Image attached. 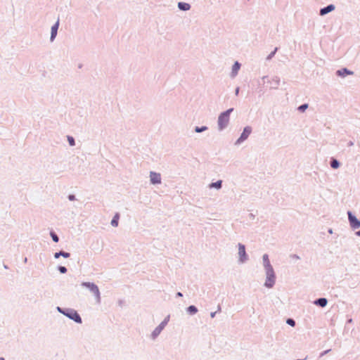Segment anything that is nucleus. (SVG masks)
<instances>
[{
    "label": "nucleus",
    "mask_w": 360,
    "mask_h": 360,
    "mask_svg": "<svg viewBox=\"0 0 360 360\" xmlns=\"http://www.w3.org/2000/svg\"><path fill=\"white\" fill-rule=\"evenodd\" d=\"M355 234H356L357 236H359V237H360V230H359V231H356V232L355 233Z\"/></svg>",
    "instance_id": "29"
},
{
    "label": "nucleus",
    "mask_w": 360,
    "mask_h": 360,
    "mask_svg": "<svg viewBox=\"0 0 360 360\" xmlns=\"http://www.w3.org/2000/svg\"><path fill=\"white\" fill-rule=\"evenodd\" d=\"M286 322L291 326H294L295 325V321L291 319H288Z\"/></svg>",
    "instance_id": "23"
},
{
    "label": "nucleus",
    "mask_w": 360,
    "mask_h": 360,
    "mask_svg": "<svg viewBox=\"0 0 360 360\" xmlns=\"http://www.w3.org/2000/svg\"><path fill=\"white\" fill-rule=\"evenodd\" d=\"M178 6L182 11H188L191 8V6L188 4L184 2H179Z\"/></svg>",
    "instance_id": "13"
},
{
    "label": "nucleus",
    "mask_w": 360,
    "mask_h": 360,
    "mask_svg": "<svg viewBox=\"0 0 360 360\" xmlns=\"http://www.w3.org/2000/svg\"><path fill=\"white\" fill-rule=\"evenodd\" d=\"M206 129H207V128H206L205 127H202V128H200V129L199 127H196V128H195V131H196V132H201V131H202L205 130Z\"/></svg>",
    "instance_id": "26"
},
{
    "label": "nucleus",
    "mask_w": 360,
    "mask_h": 360,
    "mask_svg": "<svg viewBox=\"0 0 360 360\" xmlns=\"http://www.w3.org/2000/svg\"><path fill=\"white\" fill-rule=\"evenodd\" d=\"M353 74H354V72L352 71L348 70L347 68H342V69L338 70L336 72V75L338 77H340L342 78L347 77V75H352Z\"/></svg>",
    "instance_id": "7"
},
{
    "label": "nucleus",
    "mask_w": 360,
    "mask_h": 360,
    "mask_svg": "<svg viewBox=\"0 0 360 360\" xmlns=\"http://www.w3.org/2000/svg\"><path fill=\"white\" fill-rule=\"evenodd\" d=\"M238 92H239V89L238 88L236 91V94L238 95Z\"/></svg>",
    "instance_id": "34"
},
{
    "label": "nucleus",
    "mask_w": 360,
    "mask_h": 360,
    "mask_svg": "<svg viewBox=\"0 0 360 360\" xmlns=\"http://www.w3.org/2000/svg\"><path fill=\"white\" fill-rule=\"evenodd\" d=\"M263 259H264V265H265V268L266 269V265L268 264V262H269V258H268V255H264L263 256Z\"/></svg>",
    "instance_id": "21"
},
{
    "label": "nucleus",
    "mask_w": 360,
    "mask_h": 360,
    "mask_svg": "<svg viewBox=\"0 0 360 360\" xmlns=\"http://www.w3.org/2000/svg\"><path fill=\"white\" fill-rule=\"evenodd\" d=\"M240 65L239 63L238 62H236L234 63V65H233V68H232V72H233V75L235 76L237 75L238 73V71L240 69Z\"/></svg>",
    "instance_id": "14"
},
{
    "label": "nucleus",
    "mask_w": 360,
    "mask_h": 360,
    "mask_svg": "<svg viewBox=\"0 0 360 360\" xmlns=\"http://www.w3.org/2000/svg\"><path fill=\"white\" fill-rule=\"evenodd\" d=\"M221 183H222V181L221 180L217 181L215 183H212L210 185V188H216L219 189L221 187Z\"/></svg>",
    "instance_id": "18"
},
{
    "label": "nucleus",
    "mask_w": 360,
    "mask_h": 360,
    "mask_svg": "<svg viewBox=\"0 0 360 360\" xmlns=\"http://www.w3.org/2000/svg\"><path fill=\"white\" fill-rule=\"evenodd\" d=\"M68 140L70 146L75 145V140L72 136H68Z\"/></svg>",
    "instance_id": "22"
},
{
    "label": "nucleus",
    "mask_w": 360,
    "mask_h": 360,
    "mask_svg": "<svg viewBox=\"0 0 360 360\" xmlns=\"http://www.w3.org/2000/svg\"><path fill=\"white\" fill-rule=\"evenodd\" d=\"M328 232H329L330 233H333L332 229H330V230L328 231Z\"/></svg>",
    "instance_id": "36"
},
{
    "label": "nucleus",
    "mask_w": 360,
    "mask_h": 360,
    "mask_svg": "<svg viewBox=\"0 0 360 360\" xmlns=\"http://www.w3.org/2000/svg\"><path fill=\"white\" fill-rule=\"evenodd\" d=\"M59 271H60V273L65 274V273L67 272V269L65 266H60L59 267Z\"/></svg>",
    "instance_id": "25"
},
{
    "label": "nucleus",
    "mask_w": 360,
    "mask_h": 360,
    "mask_svg": "<svg viewBox=\"0 0 360 360\" xmlns=\"http://www.w3.org/2000/svg\"><path fill=\"white\" fill-rule=\"evenodd\" d=\"M340 166V162L338 160L333 158L330 161V167L333 169H337Z\"/></svg>",
    "instance_id": "16"
},
{
    "label": "nucleus",
    "mask_w": 360,
    "mask_h": 360,
    "mask_svg": "<svg viewBox=\"0 0 360 360\" xmlns=\"http://www.w3.org/2000/svg\"><path fill=\"white\" fill-rule=\"evenodd\" d=\"M214 316H215V312H213V313L211 314V317L213 318V317H214Z\"/></svg>",
    "instance_id": "32"
},
{
    "label": "nucleus",
    "mask_w": 360,
    "mask_h": 360,
    "mask_svg": "<svg viewBox=\"0 0 360 360\" xmlns=\"http://www.w3.org/2000/svg\"><path fill=\"white\" fill-rule=\"evenodd\" d=\"M328 352V350L327 351H325L324 352L321 353V356H323L326 353H327Z\"/></svg>",
    "instance_id": "30"
},
{
    "label": "nucleus",
    "mask_w": 360,
    "mask_h": 360,
    "mask_svg": "<svg viewBox=\"0 0 360 360\" xmlns=\"http://www.w3.org/2000/svg\"><path fill=\"white\" fill-rule=\"evenodd\" d=\"M232 111L233 108H231L219 115L218 119V124L221 129H224L225 127L227 126L229 121V115L231 112Z\"/></svg>",
    "instance_id": "2"
},
{
    "label": "nucleus",
    "mask_w": 360,
    "mask_h": 360,
    "mask_svg": "<svg viewBox=\"0 0 360 360\" xmlns=\"http://www.w3.org/2000/svg\"><path fill=\"white\" fill-rule=\"evenodd\" d=\"M161 330V328H156L155 330L154 331V333L155 335H158Z\"/></svg>",
    "instance_id": "27"
},
{
    "label": "nucleus",
    "mask_w": 360,
    "mask_h": 360,
    "mask_svg": "<svg viewBox=\"0 0 360 360\" xmlns=\"http://www.w3.org/2000/svg\"><path fill=\"white\" fill-rule=\"evenodd\" d=\"M82 285L88 288L97 297V299L100 300V292L97 285L92 283H83Z\"/></svg>",
    "instance_id": "4"
},
{
    "label": "nucleus",
    "mask_w": 360,
    "mask_h": 360,
    "mask_svg": "<svg viewBox=\"0 0 360 360\" xmlns=\"http://www.w3.org/2000/svg\"><path fill=\"white\" fill-rule=\"evenodd\" d=\"M308 107V105L307 104H304V105H300L298 109L300 110V111H304L305 109H307Z\"/></svg>",
    "instance_id": "24"
},
{
    "label": "nucleus",
    "mask_w": 360,
    "mask_h": 360,
    "mask_svg": "<svg viewBox=\"0 0 360 360\" xmlns=\"http://www.w3.org/2000/svg\"><path fill=\"white\" fill-rule=\"evenodd\" d=\"M188 311L191 313V314H195L197 312V308L195 307V306H190L188 308Z\"/></svg>",
    "instance_id": "19"
},
{
    "label": "nucleus",
    "mask_w": 360,
    "mask_h": 360,
    "mask_svg": "<svg viewBox=\"0 0 360 360\" xmlns=\"http://www.w3.org/2000/svg\"><path fill=\"white\" fill-rule=\"evenodd\" d=\"M266 278L265 281V286L267 288H271L275 283V274L270 262H268L266 269Z\"/></svg>",
    "instance_id": "1"
},
{
    "label": "nucleus",
    "mask_w": 360,
    "mask_h": 360,
    "mask_svg": "<svg viewBox=\"0 0 360 360\" xmlns=\"http://www.w3.org/2000/svg\"><path fill=\"white\" fill-rule=\"evenodd\" d=\"M177 295H178V296H182V294H181V292H178V293H177Z\"/></svg>",
    "instance_id": "35"
},
{
    "label": "nucleus",
    "mask_w": 360,
    "mask_h": 360,
    "mask_svg": "<svg viewBox=\"0 0 360 360\" xmlns=\"http://www.w3.org/2000/svg\"><path fill=\"white\" fill-rule=\"evenodd\" d=\"M327 304H328V300L326 298L322 297V298L316 299V305H318L321 307H326L327 305Z\"/></svg>",
    "instance_id": "12"
},
{
    "label": "nucleus",
    "mask_w": 360,
    "mask_h": 360,
    "mask_svg": "<svg viewBox=\"0 0 360 360\" xmlns=\"http://www.w3.org/2000/svg\"><path fill=\"white\" fill-rule=\"evenodd\" d=\"M238 255L240 257V260L243 262L246 259L247 257L245 246L242 244L238 245Z\"/></svg>",
    "instance_id": "8"
},
{
    "label": "nucleus",
    "mask_w": 360,
    "mask_h": 360,
    "mask_svg": "<svg viewBox=\"0 0 360 360\" xmlns=\"http://www.w3.org/2000/svg\"><path fill=\"white\" fill-rule=\"evenodd\" d=\"M335 8V6L333 4H330L327 6L326 7H324L320 10V15H324L333 11H334Z\"/></svg>",
    "instance_id": "10"
},
{
    "label": "nucleus",
    "mask_w": 360,
    "mask_h": 360,
    "mask_svg": "<svg viewBox=\"0 0 360 360\" xmlns=\"http://www.w3.org/2000/svg\"><path fill=\"white\" fill-rule=\"evenodd\" d=\"M348 221L350 225V227L355 230L360 228V221L352 214V212H347Z\"/></svg>",
    "instance_id": "3"
},
{
    "label": "nucleus",
    "mask_w": 360,
    "mask_h": 360,
    "mask_svg": "<svg viewBox=\"0 0 360 360\" xmlns=\"http://www.w3.org/2000/svg\"><path fill=\"white\" fill-rule=\"evenodd\" d=\"M119 219H120V215L119 214H115V215L114 216L113 219H112L111 221V224L116 227L118 226V221H119Z\"/></svg>",
    "instance_id": "15"
},
{
    "label": "nucleus",
    "mask_w": 360,
    "mask_h": 360,
    "mask_svg": "<svg viewBox=\"0 0 360 360\" xmlns=\"http://www.w3.org/2000/svg\"><path fill=\"white\" fill-rule=\"evenodd\" d=\"M352 322V319H349L348 321H347V323H351Z\"/></svg>",
    "instance_id": "33"
},
{
    "label": "nucleus",
    "mask_w": 360,
    "mask_h": 360,
    "mask_svg": "<svg viewBox=\"0 0 360 360\" xmlns=\"http://www.w3.org/2000/svg\"><path fill=\"white\" fill-rule=\"evenodd\" d=\"M353 145H354V142H353V141H349V142L348 143V146H353Z\"/></svg>",
    "instance_id": "28"
},
{
    "label": "nucleus",
    "mask_w": 360,
    "mask_h": 360,
    "mask_svg": "<svg viewBox=\"0 0 360 360\" xmlns=\"http://www.w3.org/2000/svg\"><path fill=\"white\" fill-rule=\"evenodd\" d=\"M150 181L153 184H160L161 182L160 174L158 173L152 172H150Z\"/></svg>",
    "instance_id": "9"
},
{
    "label": "nucleus",
    "mask_w": 360,
    "mask_h": 360,
    "mask_svg": "<svg viewBox=\"0 0 360 360\" xmlns=\"http://www.w3.org/2000/svg\"><path fill=\"white\" fill-rule=\"evenodd\" d=\"M0 360H4V359L1 357V358H0Z\"/></svg>",
    "instance_id": "38"
},
{
    "label": "nucleus",
    "mask_w": 360,
    "mask_h": 360,
    "mask_svg": "<svg viewBox=\"0 0 360 360\" xmlns=\"http://www.w3.org/2000/svg\"><path fill=\"white\" fill-rule=\"evenodd\" d=\"M59 22L58 20L56 22V24L51 27V40L53 41L57 34V30L58 28Z\"/></svg>",
    "instance_id": "11"
},
{
    "label": "nucleus",
    "mask_w": 360,
    "mask_h": 360,
    "mask_svg": "<svg viewBox=\"0 0 360 360\" xmlns=\"http://www.w3.org/2000/svg\"><path fill=\"white\" fill-rule=\"evenodd\" d=\"M27 259L25 257V262H27Z\"/></svg>",
    "instance_id": "37"
},
{
    "label": "nucleus",
    "mask_w": 360,
    "mask_h": 360,
    "mask_svg": "<svg viewBox=\"0 0 360 360\" xmlns=\"http://www.w3.org/2000/svg\"><path fill=\"white\" fill-rule=\"evenodd\" d=\"M60 256H63L65 258H68L70 257V253L65 252H56L54 255L55 258H58Z\"/></svg>",
    "instance_id": "17"
},
{
    "label": "nucleus",
    "mask_w": 360,
    "mask_h": 360,
    "mask_svg": "<svg viewBox=\"0 0 360 360\" xmlns=\"http://www.w3.org/2000/svg\"><path fill=\"white\" fill-rule=\"evenodd\" d=\"M51 238L53 239V240L56 243L58 242V237L57 236V235L53 232L51 233Z\"/></svg>",
    "instance_id": "20"
},
{
    "label": "nucleus",
    "mask_w": 360,
    "mask_h": 360,
    "mask_svg": "<svg viewBox=\"0 0 360 360\" xmlns=\"http://www.w3.org/2000/svg\"><path fill=\"white\" fill-rule=\"evenodd\" d=\"M65 315L77 323H82V319L76 311L71 310L66 313Z\"/></svg>",
    "instance_id": "5"
},
{
    "label": "nucleus",
    "mask_w": 360,
    "mask_h": 360,
    "mask_svg": "<svg viewBox=\"0 0 360 360\" xmlns=\"http://www.w3.org/2000/svg\"><path fill=\"white\" fill-rule=\"evenodd\" d=\"M251 131H252L251 127H245L241 136L238 139L237 143H240V142L245 141L249 136Z\"/></svg>",
    "instance_id": "6"
},
{
    "label": "nucleus",
    "mask_w": 360,
    "mask_h": 360,
    "mask_svg": "<svg viewBox=\"0 0 360 360\" xmlns=\"http://www.w3.org/2000/svg\"><path fill=\"white\" fill-rule=\"evenodd\" d=\"M69 198H70V200H74V196L73 195H70Z\"/></svg>",
    "instance_id": "31"
}]
</instances>
